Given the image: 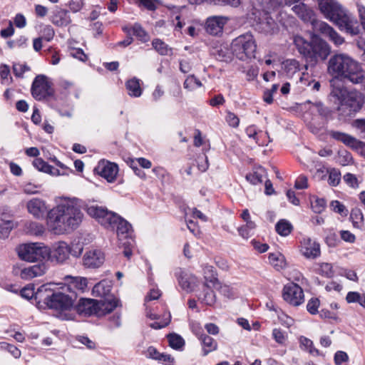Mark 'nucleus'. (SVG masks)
I'll use <instances>...</instances> for the list:
<instances>
[{
	"mask_svg": "<svg viewBox=\"0 0 365 365\" xmlns=\"http://www.w3.org/2000/svg\"><path fill=\"white\" fill-rule=\"evenodd\" d=\"M83 214L78 198L63 197L47 215L48 229L56 235L70 233L81 223Z\"/></svg>",
	"mask_w": 365,
	"mask_h": 365,
	"instance_id": "obj_1",
	"label": "nucleus"
},
{
	"mask_svg": "<svg viewBox=\"0 0 365 365\" xmlns=\"http://www.w3.org/2000/svg\"><path fill=\"white\" fill-rule=\"evenodd\" d=\"M318 7L324 17L336 25L340 31L351 36L359 34L356 19L336 0H317Z\"/></svg>",
	"mask_w": 365,
	"mask_h": 365,
	"instance_id": "obj_2",
	"label": "nucleus"
},
{
	"mask_svg": "<svg viewBox=\"0 0 365 365\" xmlns=\"http://www.w3.org/2000/svg\"><path fill=\"white\" fill-rule=\"evenodd\" d=\"M327 71L333 77L331 80L346 79L354 84H359L365 79L361 65L345 53L332 56L328 62Z\"/></svg>",
	"mask_w": 365,
	"mask_h": 365,
	"instance_id": "obj_3",
	"label": "nucleus"
},
{
	"mask_svg": "<svg viewBox=\"0 0 365 365\" xmlns=\"http://www.w3.org/2000/svg\"><path fill=\"white\" fill-rule=\"evenodd\" d=\"M331 96L337 101L336 109L341 115L351 116L361 110L364 103L361 93L356 90L349 91L341 81L331 80Z\"/></svg>",
	"mask_w": 365,
	"mask_h": 365,
	"instance_id": "obj_4",
	"label": "nucleus"
},
{
	"mask_svg": "<svg viewBox=\"0 0 365 365\" xmlns=\"http://www.w3.org/2000/svg\"><path fill=\"white\" fill-rule=\"evenodd\" d=\"M118 306L117 299L96 300L82 298L76 307V312L83 316L101 317L111 312Z\"/></svg>",
	"mask_w": 365,
	"mask_h": 365,
	"instance_id": "obj_5",
	"label": "nucleus"
},
{
	"mask_svg": "<svg viewBox=\"0 0 365 365\" xmlns=\"http://www.w3.org/2000/svg\"><path fill=\"white\" fill-rule=\"evenodd\" d=\"M231 50L234 56L240 61H247L255 57L257 43L253 35L248 32L232 40Z\"/></svg>",
	"mask_w": 365,
	"mask_h": 365,
	"instance_id": "obj_6",
	"label": "nucleus"
},
{
	"mask_svg": "<svg viewBox=\"0 0 365 365\" xmlns=\"http://www.w3.org/2000/svg\"><path fill=\"white\" fill-rule=\"evenodd\" d=\"M46 252V246L41 242L23 244L17 248L19 258L27 262L45 259Z\"/></svg>",
	"mask_w": 365,
	"mask_h": 365,
	"instance_id": "obj_7",
	"label": "nucleus"
},
{
	"mask_svg": "<svg viewBox=\"0 0 365 365\" xmlns=\"http://www.w3.org/2000/svg\"><path fill=\"white\" fill-rule=\"evenodd\" d=\"M71 252V248L67 242L58 241L51 247L46 246L45 259L53 264H62L69 259Z\"/></svg>",
	"mask_w": 365,
	"mask_h": 365,
	"instance_id": "obj_8",
	"label": "nucleus"
},
{
	"mask_svg": "<svg viewBox=\"0 0 365 365\" xmlns=\"http://www.w3.org/2000/svg\"><path fill=\"white\" fill-rule=\"evenodd\" d=\"M309 51V53L307 54V60L313 64H316L319 61H324L328 57L331 48L325 41L314 36Z\"/></svg>",
	"mask_w": 365,
	"mask_h": 365,
	"instance_id": "obj_9",
	"label": "nucleus"
},
{
	"mask_svg": "<svg viewBox=\"0 0 365 365\" xmlns=\"http://www.w3.org/2000/svg\"><path fill=\"white\" fill-rule=\"evenodd\" d=\"M32 96L37 101H42L53 94L52 84L44 75H38L31 86Z\"/></svg>",
	"mask_w": 365,
	"mask_h": 365,
	"instance_id": "obj_10",
	"label": "nucleus"
},
{
	"mask_svg": "<svg viewBox=\"0 0 365 365\" xmlns=\"http://www.w3.org/2000/svg\"><path fill=\"white\" fill-rule=\"evenodd\" d=\"M51 298L48 301L47 306L58 311H67L73 307L74 299L64 293L57 292L51 294Z\"/></svg>",
	"mask_w": 365,
	"mask_h": 365,
	"instance_id": "obj_11",
	"label": "nucleus"
},
{
	"mask_svg": "<svg viewBox=\"0 0 365 365\" xmlns=\"http://www.w3.org/2000/svg\"><path fill=\"white\" fill-rule=\"evenodd\" d=\"M282 297L284 301L293 306H299L304 302L303 290L295 283H289L284 287Z\"/></svg>",
	"mask_w": 365,
	"mask_h": 365,
	"instance_id": "obj_12",
	"label": "nucleus"
},
{
	"mask_svg": "<svg viewBox=\"0 0 365 365\" xmlns=\"http://www.w3.org/2000/svg\"><path fill=\"white\" fill-rule=\"evenodd\" d=\"M314 31L328 37L335 45L339 46L344 42V38L333 27L324 21L315 22Z\"/></svg>",
	"mask_w": 365,
	"mask_h": 365,
	"instance_id": "obj_13",
	"label": "nucleus"
},
{
	"mask_svg": "<svg viewBox=\"0 0 365 365\" xmlns=\"http://www.w3.org/2000/svg\"><path fill=\"white\" fill-rule=\"evenodd\" d=\"M104 253L99 250L87 251L83 257V264L86 268H98L104 263Z\"/></svg>",
	"mask_w": 365,
	"mask_h": 365,
	"instance_id": "obj_14",
	"label": "nucleus"
},
{
	"mask_svg": "<svg viewBox=\"0 0 365 365\" xmlns=\"http://www.w3.org/2000/svg\"><path fill=\"white\" fill-rule=\"evenodd\" d=\"M97 173L109 182H113L118 173L117 164L109 161L101 160L96 168Z\"/></svg>",
	"mask_w": 365,
	"mask_h": 365,
	"instance_id": "obj_15",
	"label": "nucleus"
},
{
	"mask_svg": "<svg viewBox=\"0 0 365 365\" xmlns=\"http://www.w3.org/2000/svg\"><path fill=\"white\" fill-rule=\"evenodd\" d=\"M292 10L304 22L310 23L312 29L314 31V24L317 21H322L315 17L314 11L308 7L305 4L299 2L292 6Z\"/></svg>",
	"mask_w": 365,
	"mask_h": 365,
	"instance_id": "obj_16",
	"label": "nucleus"
},
{
	"mask_svg": "<svg viewBox=\"0 0 365 365\" xmlns=\"http://www.w3.org/2000/svg\"><path fill=\"white\" fill-rule=\"evenodd\" d=\"M228 18L223 16H212L207 19L205 30L213 36L221 34L225 25L227 23Z\"/></svg>",
	"mask_w": 365,
	"mask_h": 365,
	"instance_id": "obj_17",
	"label": "nucleus"
},
{
	"mask_svg": "<svg viewBox=\"0 0 365 365\" xmlns=\"http://www.w3.org/2000/svg\"><path fill=\"white\" fill-rule=\"evenodd\" d=\"M48 268L45 262H41L36 264L23 268L20 272V277L23 279L30 280L34 277L43 275Z\"/></svg>",
	"mask_w": 365,
	"mask_h": 365,
	"instance_id": "obj_18",
	"label": "nucleus"
},
{
	"mask_svg": "<svg viewBox=\"0 0 365 365\" xmlns=\"http://www.w3.org/2000/svg\"><path fill=\"white\" fill-rule=\"evenodd\" d=\"M300 252L307 259H315L320 255V245L310 238H304L301 242Z\"/></svg>",
	"mask_w": 365,
	"mask_h": 365,
	"instance_id": "obj_19",
	"label": "nucleus"
},
{
	"mask_svg": "<svg viewBox=\"0 0 365 365\" xmlns=\"http://www.w3.org/2000/svg\"><path fill=\"white\" fill-rule=\"evenodd\" d=\"M328 134L333 139L341 142L345 145L349 146L351 148L358 149L361 148L362 142L357 140L356 138L339 131L329 130Z\"/></svg>",
	"mask_w": 365,
	"mask_h": 365,
	"instance_id": "obj_20",
	"label": "nucleus"
},
{
	"mask_svg": "<svg viewBox=\"0 0 365 365\" xmlns=\"http://www.w3.org/2000/svg\"><path fill=\"white\" fill-rule=\"evenodd\" d=\"M277 29V23L269 14L266 11L257 24V29L265 34H272Z\"/></svg>",
	"mask_w": 365,
	"mask_h": 365,
	"instance_id": "obj_21",
	"label": "nucleus"
},
{
	"mask_svg": "<svg viewBox=\"0 0 365 365\" xmlns=\"http://www.w3.org/2000/svg\"><path fill=\"white\" fill-rule=\"evenodd\" d=\"M28 212L34 217L39 218L42 217L46 210L45 202L39 198H32L26 205Z\"/></svg>",
	"mask_w": 365,
	"mask_h": 365,
	"instance_id": "obj_22",
	"label": "nucleus"
},
{
	"mask_svg": "<svg viewBox=\"0 0 365 365\" xmlns=\"http://www.w3.org/2000/svg\"><path fill=\"white\" fill-rule=\"evenodd\" d=\"M178 282L181 288L187 292L194 291L195 287L197 285L198 281L195 276L192 274L181 272L179 277Z\"/></svg>",
	"mask_w": 365,
	"mask_h": 365,
	"instance_id": "obj_23",
	"label": "nucleus"
},
{
	"mask_svg": "<svg viewBox=\"0 0 365 365\" xmlns=\"http://www.w3.org/2000/svg\"><path fill=\"white\" fill-rule=\"evenodd\" d=\"M112 283L109 280H102L97 283L92 289L93 296L105 298V299H115L109 298V294L111 291Z\"/></svg>",
	"mask_w": 365,
	"mask_h": 365,
	"instance_id": "obj_24",
	"label": "nucleus"
},
{
	"mask_svg": "<svg viewBox=\"0 0 365 365\" xmlns=\"http://www.w3.org/2000/svg\"><path fill=\"white\" fill-rule=\"evenodd\" d=\"M51 21L57 26H66L71 22L68 11L61 8H57L53 12Z\"/></svg>",
	"mask_w": 365,
	"mask_h": 365,
	"instance_id": "obj_25",
	"label": "nucleus"
},
{
	"mask_svg": "<svg viewBox=\"0 0 365 365\" xmlns=\"http://www.w3.org/2000/svg\"><path fill=\"white\" fill-rule=\"evenodd\" d=\"M196 336L201 341L202 351L203 356H207L209 353L214 351L217 348V341L211 336L205 334L196 333Z\"/></svg>",
	"mask_w": 365,
	"mask_h": 365,
	"instance_id": "obj_26",
	"label": "nucleus"
},
{
	"mask_svg": "<svg viewBox=\"0 0 365 365\" xmlns=\"http://www.w3.org/2000/svg\"><path fill=\"white\" fill-rule=\"evenodd\" d=\"M115 228L119 240L127 239L131 237L133 232L132 226L123 218H120V220L118 222Z\"/></svg>",
	"mask_w": 365,
	"mask_h": 365,
	"instance_id": "obj_27",
	"label": "nucleus"
},
{
	"mask_svg": "<svg viewBox=\"0 0 365 365\" xmlns=\"http://www.w3.org/2000/svg\"><path fill=\"white\" fill-rule=\"evenodd\" d=\"M212 277L209 282L212 284L214 289L218 290L221 294L228 299L235 297V292L233 288L227 284H222L216 277H213V276Z\"/></svg>",
	"mask_w": 365,
	"mask_h": 365,
	"instance_id": "obj_28",
	"label": "nucleus"
},
{
	"mask_svg": "<svg viewBox=\"0 0 365 365\" xmlns=\"http://www.w3.org/2000/svg\"><path fill=\"white\" fill-rule=\"evenodd\" d=\"M283 69L288 78H293L295 75L301 78L299 63L295 59H287L283 62Z\"/></svg>",
	"mask_w": 365,
	"mask_h": 365,
	"instance_id": "obj_29",
	"label": "nucleus"
},
{
	"mask_svg": "<svg viewBox=\"0 0 365 365\" xmlns=\"http://www.w3.org/2000/svg\"><path fill=\"white\" fill-rule=\"evenodd\" d=\"M267 178V172L262 167L255 168L252 173L246 175V180L252 185L261 184Z\"/></svg>",
	"mask_w": 365,
	"mask_h": 365,
	"instance_id": "obj_30",
	"label": "nucleus"
},
{
	"mask_svg": "<svg viewBox=\"0 0 365 365\" xmlns=\"http://www.w3.org/2000/svg\"><path fill=\"white\" fill-rule=\"evenodd\" d=\"M52 284L40 286L36 292V299L43 302L46 305L54 291L51 289Z\"/></svg>",
	"mask_w": 365,
	"mask_h": 365,
	"instance_id": "obj_31",
	"label": "nucleus"
},
{
	"mask_svg": "<svg viewBox=\"0 0 365 365\" xmlns=\"http://www.w3.org/2000/svg\"><path fill=\"white\" fill-rule=\"evenodd\" d=\"M293 42L298 51L305 58H307V54L309 53V51L311 48L312 41L309 42L306 41L303 37L297 35L294 36Z\"/></svg>",
	"mask_w": 365,
	"mask_h": 365,
	"instance_id": "obj_32",
	"label": "nucleus"
},
{
	"mask_svg": "<svg viewBox=\"0 0 365 365\" xmlns=\"http://www.w3.org/2000/svg\"><path fill=\"white\" fill-rule=\"evenodd\" d=\"M293 42L298 51L305 58H307V54L309 53V51L311 48L312 41L309 42L306 41L303 37L297 35L294 36Z\"/></svg>",
	"mask_w": 365,
	"mask_h": 365,
	"instance_id": "obj_33",
	"label": "nucleus"
},
{
	"mask_svg": "<svg viewBox=\"0 0 365 365\" xmlns=\"http://www.w3.org/2000/svg\"><path fill=\"white\" fill-rule=\"evenodd\" d=\"M16 224L12 219H7V216L1 215V221L0 222V237L1 238H7L10 232L14 228Z\"/></svg>",
	"mask_w": 365,
	"mask_h": 365,
	"instance_id": "obj_34",
	"label": "nucleus"
},
{
	"mask_svg": "<svg viewBox=\"0 0 365 365\" xmlns=\"http://www.w3.org/2000/svg\"><path fill=\"white\" fill-rule=\"evenodd\" d=\"M120 217L116 213L108 210L101 220V224L106 228L114 230Z\"/></svg>",
	"mask_w": 365,
	"mask_h": 365,
	"instance_id": "obj_35",
	"label": "nucleus"
},
{
	"mask_svg": "<svg viewBox=\"0 0 365 365\" xmlns=\"http://www.w3.org/2000/svg\"><path fill=\"white\" fill-rule=\"evenodd\" d=\"M128 95L131 97H140L142 94V88L140 86V80L137 78H133L128 80L125 83Z\"/></svg>",
	"mask_w": 365,
	"mask_h": 365,
	"instance_id": "obj_36",
	"label": "nucleus"
},
{
	"mask_svg": "<svg viewBox=\"0 0 365 365\" xmlns=\"http://www.w3.org/2000/svg\"><path fill=\"white\" fill-rule=\"evenodd\" d=\"M87 213L92 217L96 219L99 223L103 220L104 215L108 211V209L103 206H98L97 205H91L87 206Z\"/></svg>",
	"mask_w": 365,
	"mask_h": 365,
	"instance_id": "obj_37",
	"label": "nucleus"
},
{
	"mask_svg": "<svg viewBox=\"0 0 365 365\" xmlns=\"http://www.w3.org/2000/svg\"><path fill=\"white\" fill-rule=\"evenodd\" d=\"M123 31L128 35L133 34L136 36L140 41L145 42L148 39L147 33L143 29L139 24H135L133 27H123Z\"/></svg>",
	"mask_w": 365,
	"mask_h": 365,
	"instance_id": "obj_38",
	"label": "nucleus"
},
{
	"mask_svg": "<svg viewBox=\"0 0 365 365\" xmlns=\"http://www.w3.org/2000/svg\"><path fill=\"white\" fill-rule=\"evenodd\" d=\"M152 46L160 55L171 56L173 54V49L159 38L153 39L152 41Z\"/></svg>",
	"mask_w": 365,
	"mask_h": 365,
	"instance_id": "obj_39",
	"label": "nucleus"
},
{
	"mask_svg": "<svg viewBox=\"0 0 365 365\" xmlns=\"http://www.w3.org/2000/svg\"><path fill=\"white\" fill-rule=\"evenodd\" d=\"M299 343L301 348L308 351L311 355L314 356L321 355L320 351L314 347V343L311 339L305 336H301L299 339Z\"/></svg>",
	"mask_w": 365,
	"mask_h": 365,
	"instance_id": "obj_40",
	"label": "nucleus"
},
{
	"mask_svg": "<svg viewBox=\"0 0 365 365\" xmlns=\"http://www.w3.org/2000/svg\"><path fill=\"white\" fill-rule=\"evenodd\" d=\"M212 287V284H210V286L205 285L204 284V290L202 297H199V299L205 304L209 306H212L216 302V296L212 290L210 289V287Z\"/></svg>",
	"mask_w": 365,
	"mask_h": 365,
	"instance_id": "obj_41",
	"label": "nucleus"
},
{
	"mask_svg": "<svg viewBox=\"0 0 365 365\" xmlns=\"http://www.w3.org/2000/svg\"><path fill=\"white\" fill-rule=\"evenodd\" d=\"M275 230L281 236H287L292 230V225L287 220H281L276 224Z\"/></svg>",
	"mask_w": 365,
	"mask_h": 365,
	"instance_id": "obj_42",
	"label": "nucleus"
},
{
	"mask_svg": "<svg viewBox=\"0 0 365 365\" xmlns=\"http://www.w3.org/2000/svg\"><path fill=\"white\" fill-rule=\"evenodd\" d=\"M66 278L71 279V285L78 289V290L84 292L86 289L88 280L86 277L67 276Z\"/></svg>",
	"mask_w": 365,
	"mask_h": 365,
	"instance_id": "obj_43",
	"label": "nucleus"
},
{
	"mask_svg": "<svg viewBox=\"0 0 365 365\" xmlns=\"http://www.w3.org/2000/svg\"><path fill=\"white\" fill-rule=\"evenodd\" d=\"M215 58L222 61H230L232 58L231 53L226 46L217 47L213 53Z\"/></svg>",
	"mask_w": 365,
	"mask_h": 365,
	"instance_id": "obj_44",
	"label": "nucleus"
},
{
	"mask_svg": "<svg viewBox=\"0 0 365 365\" xmlns=\"http://www.w3.org/2000/svg\"><path fill=\"white\" fill-rule=\"evenodd\" d=\"M169 345L175 349H180L185 345V341L182 336L177 334H170L168 335Z\"/></svg>",
	"mask_w": 365,
	"mask_h": 365,
	"instance_id": "obj_45",
	"label": "nucleus"
},
{
	"mask_svg": "<svg viewBox=\"0 0 365 365\" xmlns=\"http://www.w3.org/2000/svg\"><path fill=\"white\" fill-rule=\"evenodd\" d=\"M202 86L201 81L197 79L194 75L188 76L184 81L183 86L188 91H193L197 88Z\"/></svg>",
	"mask_w": 365,
	"mask_h": 365,
	"instance_id": "obj_46",
	"label": "nucleus"
},
{
	"mask_svg": "<svg viewBox=\"0 0 365 365\" xmlns=\"http://www.w3.org/2000/svg\"><path fill=\"white\" fill-rule=\"evenodd\" d=\"M325 120H319L318 118H313L309 123V128L312 133L318 135L323 130Z\"/></svg>",
	"mask_w": 365,
	"mask_h": 365,
	"instance_id": "obj_47",
	"label": "nucleus"
},
{
	"mask_svg": "<svg viewBox=\"0 0 365 365\" xmlns=\"http://www.w3.org/2000/svg\"><path fill=\"white\" fill-rule=\"evenodd\" d=\"M314 110L319 115V120H325V118L330 114V110L327 107L324 106L322 103H316L313 105Z\"/></svg>",
	"mask_w": 365,
	"mask_h": 365,
	"instance_id": "obj_48",
	"label": "nucleus"
},
{
	"mask_svg": "<svg viewBox=\"0 0 365 365\" xmlns=\"http://www.w3.org/2000/svg\"><path fill=\"white\" fill-rule=\"evenodd\" d=\"M326 201L323 198L314 197L311 200V206L316 213H321L326 207Z\"/></svg>",
	"mask_w": 365,
	"mask_h": 365,
	"instance_id": "obj_49",
	"label": "nucleus"
},
{
	"mask_svg": "<svg viewBox=\"0 0 365 365\" xmlns=\"http://www.w3.org/2000/svg\"><path fill=\"white\" fill-rule=\"evenodd\" d=\"M41 36L40 37L42 38L43 40L51 41L54 37L55 31L51 26L46 25L41 30Z\"/></svg>",
	"mask_w": 365,
	"mask_h": 365,
	"instance_id": "obj_50",
	"label": "nucleus"
},
{
	"mask_svg": "<svg viewBox=\"0 0 365 365\" xmlns=\"http://www.w3.org/2000/svg\"><path fill=\"white\" fill-rule=\"evenodd\" d=\"M338 163L341 165H349L352 161V157L349 152L341 150L338 153Z\"/></svg>",
	"mask_w": 365,
	"mask_h": 365,
	"instance_id": "obj_51",
	"label": "nucleus"
},
{
	"mask_svg": "<svg viewBox=\"0 0 365 365\" xmlns=\"http://www.w3.org/2000/svg\"><path fill=\"white\" fill-rule=\"evenodd\" d=\"M341 180V173L336 169H331L329 172V184L332 186H336Z\"/></svg>",
	"mask_w": 365,
	"mask_h": 365,
	"instance_id": "obj_52",
	"label": "nucleus"
},
{
	"mask_svg": "<svg viewBox=\"0 0 365 365\" xmlns=\"http://www.w3.org/2000/svg\"><path fill=\"white\" fill-rule=\"evenodd\" d=\"M272 336L278 344H283L287 339V335L285 331L280 329H274L272 331Z\"/></svg>",
	"mask_w": 365,
	"mask_h": 365,
	"instance_id": "obj_53",
	"label": "nucleus"
},
{
	"mask_svg": "<svg viewBox=\"0 0 365 365\" xmlns=\"http://www.w3.org/2000/svg\"><path fill=\"white\" fill-rule=\"evenodd\" d=\"M319 273L327 277H331L334 274L333 268L329 263H322L319 265Z\"/></svg>",
	"mask_w": 365,
	"mask_h": 365,
	"instance_id": "obj_54",
	"label": "nucleus"
},
{
	"mask_svg": "<svg viewBox=\"0 0 365 365\" xmlns=\"http://www.w3.org/2000/svg\"><path fill=\"white\" fill-rule=\"evenodd\" d=\"M330 207L333 211L341 215L346 216L347 215V210L345 206L338 200L331 201Z\"/></svg>",
	"mask_w": 365,
	"mask_h": 365,
	"instance_id": "obj_55",
	"label": "nucleus"
},
{
	"mask_svg": "<svg viewBox=\"0 0 365 365\" xmlns=\"http://www.w3.org/2000/svg\"><path fill=\"white\" fill-rule=\"evenodd\" d=\"M226 122L232 128H237L240 124L239 118L232 112L227 111L225 117Z\"/></svg>",
	"mask_w": 365,
	"mask_h": 365,
	"instance_id": "obj_56",
	"label": "nucleus"
},
{
	"mask_svg": "<svg viewBox=\"0 0 365 365\" xmlns=\"http://www.w3.org/2000/svg\"><path fill=\"white\" fill-rule=\"evenodd\" d=\"M21 296L26 299H30L34 297L36 298V292L34 285H28L21 290Z\"/></svg>",
	"mask_w": 365,
	"mask_h": 365,
	"instance_id": "obj_57",
	"label": "nucleus"
},
{
	"mask_svg": "<svg viewBox=\"0 0 365 365\" xmlns=\"http://www.w3.org/2000/svg\"><path fill=\"white\" fill-rule=\"evenodd\" d=\"M268 259L269 263L274 267H281L283 262V257L279 253H270Z\"/></svg>",
	"mask_w": 365,
	"mask_h": 365,
	"instance_id": "obj_58",
	"label": "nucleus"
},
{
	"mask_svg": "<svg viewBox=\"0 0 365 365\" xmlns=\"http://www.w3.org/2000/svg\"><path fill=\"white\" fill-rule=\"evenodd\" d=\"M334 360L336 365H341L342 363L348 361L349 356L345 351H337L334 354Z\"/></svg>",
	"mask_w": 365,
	"mask_h": 365,
	"instance_id": "obj_59",
	"label": "nucleus"
},
{
	"mask_svg": "<svg viewBox=\"0 0 365 365\" xmlns=\"http://www.w3.org/2000/svg\"><path fill=\"white\" fill-rule=\"evenodd\" d=\"M33 165L39 171L46 173L49 170V164H48L46 161L42 160L41 158H36L33 161Z\"/></svg>",
	"mask_w": 365,
	"mask_h": 365,
	"instance_id": "obj_60",
	"label": "nucleus"
},
{
	"mask_svg": "<svg viewBox=\"0 0 365 365\" xmlns=\"http://www.w3.org/2000/svg\"><path fill=\"white\" fill-rule=\"evenodd\" d=\"M319 306V300L317 298H312L307 304V309L310 314H315L318 312Z\"/></svg>",
	"mask_w": 365,
	"mask_h": 365,
	"instance_id": "obj_61",
	"label": "nucleus"
},
{
	"mask_svg": "<svg viewBox=\"0 0 365 365\" xmlns=\"http://www.w3.org/2000/svg\"><path fill=\"white\" fill-rule=\"evenodd\" d=\"M353 126L360 132L361 138H365V118L355 120Z\"/></svg>",
	"mask_w": 365,
	"mask_h": 365,
	"instance_id": "obj_62",
	"label": "nucleus"
},
{
	"mask_svg": "<svg viewBox=\"0 0 365 365\" xmlns=\"http://www.w3.org/2000/svg\"><path fill=\"white\" fill-rule=\"evenodd\" d=\"M70 54L73 58H78L81 61H86L88 59L86 54L81 48H72Z\"/></svg>",
	"mask_w": 365,
	"mask_h": 365,
	"instance_id": "obj_63",
	"label": "nucleus"
},
{
	"mask_svg": "<svg viewBox=\"0 0 365 365\" xmlns=\"http://www.w3.org/2000/svg\"><path fill=\"white\" fill-rule=\"evenodd\" d=\"M294 187L296 189H299V190H303V189L307 188V187H308L307 178L303 175H299L295 181Z\"/></svg>",
	"mask_w": 365,
	"mask_h": 365,
	"instance_id": "obj_64",
	"label": "nucleus"
}]
</instances>
